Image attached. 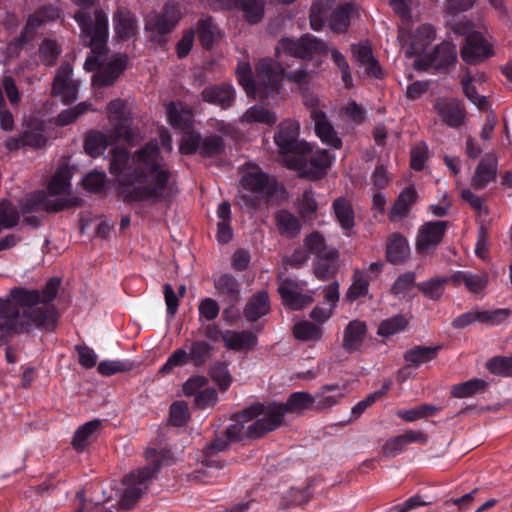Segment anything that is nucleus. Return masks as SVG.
I'll use <instances>...</instances> for the list:
<instances>
[{
    "label": "nucleus",
    "instance_id": "nucleus-1",
    "mask_svg": "<svg viewBox=\"0 0 512 512\" xmlns=\"http://www.w3.org/2000/svg\"><path fill=\"white\" fill-rule=\"evenodd\" d=\"M110 173L118 182V193L124 202L156 204L172 198L177 190L156 143L150 142L129 158L125 148L112 151Z\"/></svg>",
    "mask_w": 512,
    "mask_h": 512
},
{
    "label": "nucleus",
    "instance_id": "nucleus-2",
    "mask_svg": "<svg viewBox=\"0 0 512 512\" xmlns=\"http://www.w3.org/2000/svg\"><path fill=\"white\" fill-rule=\"evenodd\" d=\"M59 285L60 280L52 278L41 291L14 287L5 298H0V339L32 328L52 330L57 312L51 302Z\"/></svg>",
    "mask_w": 512,
    "mask_h": 512
},
{
    "label": "nucleus",
    "instance_id": "nucleus-3",
    "mask_svg": "<svg viewBox=\"0 0 512 512\" xmlns=\"http://www.w3.org/2000/svg\"><path fill=\"white\" fill-rule=\"evenodd\" d=\"M74 19L81 30L82 42L91 48L94 57H88L85 67L91 70L92 65L98 66V72L93 77V82L97 86H108L124 71L127 63L125 55L117 54L109 60L104 58L108 39V17L102 9L94 11V17L84 10L74 14Z\"/></svg>",
    "mask_w": 512,
    "mask_h": 512
},
{
    "label": "nucleus",
    "instance_id": "nucleus-4",
    "mask_svg": "<svg viewBox=\"0 0 512 512\" xmlns=\"http://www.w3.org/2000/svg\"><path fill=\"white\" fill-rule=\"evenodd\" d=\"M145 459L146 466L130 472L123 479L125 489L120 505L124 509L132 508L139 501L161 467L170 466L175 462L172 450H145Z\"/></svg>",
    "mask_w": 512,
    "mask_h": 512
},
{
    "label": "nucleus",
    "instance_id": "nucleus-5",
    "mask_svg": "<svg viewBox=\"0 0 512 512\" xmlns=\"http://www.w3.org/2000/svg\"><path fill=\"white\" fill-rule=\"evenodd\" d=\"M70 188V173L61 168L56 171L48 184V193L44 191L27 195L21 202L22 213L46 211L56 212L69 207L72 202L65 196ZM78 205L77 202H73Z\"/></svg>",
    "mask_w": 512,
    "mask_h": 512
},
{
    "label": "nucleus",
    "instance_id": "nucleus-6",
    "mask_svg": "<svg viewBox=\"0 0 512 512\" xmlns=\"http://www.w3.org/2000/svg\"><path fill=\"white\" fill-rule=\"evenodd\" d=\"M239 200L247 209H256L266 203L276 189V182L259 167H249L241 177Z\"/></svg>",
    "mask_w": 512,
    "mask_h": 512
},
{
    "label": "nucleus",
    "instance_id": "nucleus-7",
    "mask_svg": "<svg viewBox=\"0 0 512 512\" xmlns=\"http://www.w3.org/2000/svg\"><path fill=\"white\" fill-rule=\"evenodd\" d=\"M256 420L247 426V433L250 439H259L266 434L276 430L284 423V416L278 403L268 405L254 404L238 413V419Z\"/></svg>",
    "mask_w": 512,
    "mask_h": 512
},
{
    "label": "nucleus",
    "instance_id": "nucleus-8",
    "mask_svg": "<svg viewBox=\"0 0 512 512\" xmlns=\"http://www.w3.org/2000/svg\"><path fill=\"white\" fill-rule=\"evenodd\" d=\"M214 347L204 340H195L190 343L188 350L176 349L161 368L162 373H169L175 367H183L191 363L195 368L204 367L212 358Z\"/></svg>",
    "mask_w": 512,
    "mask_h": 512
},
{
    "label": "nucleus",
    "instance_id": "nucleus-9",
    "mask_svg": "<svg viewBox=\"0 0 512 512\" xmlns=\"http://www.w3.org/2000/svg\"><path fill=\"white\" fill-rule=\"evenodd\" d=\"M332 163V157L323 149L313 150L308 144V149L299 151L296 156L288 160V166L298 170L301 175L313 179L320 178Z\"/></svg>",
    "mask_w": 512,
    "mask_h": 512
},
{
    "label": "nucleus",
    "instance_id": "nucleus-10",
    "mask_svg": "<svg viewBox=\"0 0 512 512\" xmlns=\"http://www.w3.org/2000/svg\"><path fill=\"white\" fill-rule=\"evenodd\" d=\"M138 133L129 128L125 123L116 125V130L111 131L109 134L102 132H91L85 139L84 148L87 154L92 157L101 155L107 146L112 145L114 142L124 139L127 142L135 140Z\"/></svg>",
    "mask_w": 512,
    "mask_h": 512
},
{
    "label": "nucleus",
    "instance_id": "nucleus-11",
    "mask_svg": "<svg viewBox=\"0 0 512 512\" xmlns=\"http://www.w3.org/2000/svg\"><path fill=\"white\" fill-rule=\"evenodd\" d=\"M284 68L270 58L260 60L256 65L255 87L256 96L266 98L270 92L276 91L282 80Z\"/></svg>",
    "mask_w": 512,
    "mask_h": 512
},
{
    "label": "nucleus",
    "instance_id": "nucleus-12",
    "mask_svg": "<svg viewBox=\"0 0 512 512\" xmlns=\"http://www.w3.org/2000/svg\"><path fill=\"white\" fill-rule=\"evenodd\" d=\"M299 130V123L289 119L279 124L274 135V142L279 149V153L286 156L287 161L296 156L299 151L308 149V143L298 139Z\"/></svg>",
    "mask_w": 512,
    "mask_h": 512
},
{
    "label": "nucleus",
    "instance_id": "nucleus-13",
    "mask_svg": "<svg viewBox=\"0 0 512 512\" xmlns=\"http://www.w3.org/2000/svg\"><path fill=\"white\" fill-rule=\"evenodd\" d=\"M326 50L327 47L323 41L313 35L306 34L298 40L283 39L276 49V54L277 57L284 53L301 59H309L314 54L326 53Z\"/></svg>",
    "mask_w": 512,
    "mask_h": 512
},
{
    "label": "nucleus",
    "instance_id": "nucleus-14",
    "mask_svg": "<svg viewBox=\"0 0 512 512\" xmlns=\"http://www.w3.org/2000/svg\"><path fill=\"white\" fill-rule=\"evenodd\" d=\"M304 282L290 278L278 280V292L285 306L292 310H299L312 303L311 295L305 293Z\"/></svg>",
    "mask_w": 512,
    "mask_h": 512
},
{
    "label": "nucleus",
    "instance_id": "nucleus-15",
    "mask_svg": "<svg viewBox=\"0 0 512 512\" xmlns=\"http://www.w3.org/2000/svg\"><path fill=\"white\" fill-rule=\"evenodd\" d=\"M447 227V221H430L424 223L418 231L416 250L423 255L432 253L442 242Z\"/></svg>",
    "mask_w": 512,
    "mask_h": 512
},
{
    "label": "nucleus",
    "instance_id": "nucleus-16",
    "mask_svg": "<svg viewBox=\"0 0 512 512\" xmlns=\"http://www.w3.org/2000/svg\"><path fill=\"white\" fill-rule=\"evenodd\" d=\"M494 54L492 45L479 32H472L466 36L465 44L461 49L464 62L475 65L488 59Z\"/></svg>",
    "mask_w": 512,
    "mask_h": 512
},
{
    "label": "nucleus",
    "instance_id": "nucleus-17",
    "mask_svg": "<svg viewBox=\"0 0 512 512\" xmlns=\"http://www.w3.org/2000/svg\"><path fill=\"white\" fill-rule=\"evenodd\" d=\"M72 72L71 65L63 63L58 68L52 85V94L58 96L66 104L77 98L78 82L72 78Z\"/></svg>",
    "mask_w": 512,
    "mask_h": 512
},
{
    "label": "nucleus",
    "instance_id": "nucleus-18",
    "mask_svg": "<svg viewBox=\"0 0 512 512\" xmlns=\"http://www.w3.org/2000/svg\"><path fill=\"white\" fill-rule=\"evenodd\" d=\"M310 116L314 121L315 132L320 140L332 148H341L342 141L326 114L321 109L313 107Z\"/></svg>",
    "mask_w": 512,
    "mask_h": 512
},
{
    "label": "nucleus",
    "instance_id": "nucleus-19",
    "mask_svg": "<svg viewBox=\"0 0 512 512\" xmlns=\"http://www.w3.org/2000/svg\"><path fill=\"white\" fill-rule=\"evenodd\" d=\"M435 111L446 125L459 127L465 119V112L460 102L455 99H438L434 105Z\"/></svg>",
    "mask_w": 512,
    "mask_h": 512
},
{
    "label": "nucleus",
    "instance_id": "nucleus-20",
    "mask_svg": "<svg viewBox=\"0 0 512 512\" xmlns=\"http://www.w3.org/2000/svg\"><path fill=\"white\" fill-rule=\"evenodd\" d=\"M489 276L486 272L457 271L450 277L455 287L464 286L468 292L478 294L487 287Z\"/></svg>",
    "mask_w": 512,
    "mask_h": 512
},
{
    "label": "nucleus",
    "instance_id": "nucleus-21",
    "mask_svg": "<svg viewBox=\"0 0 512 512\" xmlns=\"http://www.w3.org/2000/svg\"><path fill=\"white\" fill-rule=\"evenodd\" d=\"M115 33L121 40H129L138 32V23L135 15L127 8L119 7L113 15Z\"/></svg>",
    "mask_w": 512,
    "mask_h": 512
},
{
    "label": "nucleus",
    "instance_id": "nucleus-22",
    "mask_svg": "<svg viewBox=\"0 0 512 512\" xmlns=\"http://www.w3.org/2000/svg\"><path fill=\"white\" fill-rule=\"evenodd\" d=\"M366 334L367 325L364 321H350L343 331L342 348L348 353L360 350Z\"/></svg>",
    "mask_w": 512,
    "mask_h": 512
},
{
    "label": "nucleus",
    "instance_id": "nucleus-23",
    "mask_svg": "<svg viewBox=\"0 0 512 512\" xmlns=\"http://www.w3.org/2000/svg\"><path fill=\"white\" fill-rule=\"evenodd\" d=\"M497 159L494 155L487 154L476 167L471 179V186L476 190L484 189L490 182L496 179Z\"/></svg>",
    "mask_w": 512,
    "mask_h": 512
},
{
    "label": "nucleus",
    "instance_id": "nucleus-24",
    "mask_svg": "<svg viewBox=\"0 0 512 512\" xmlns=\"http://www.w3.org/2000/svg\"><path fill=\"white\" fill-rule=\"evenodd\" d=\"M221 450H200L197 460L199 467L194 471V478L206 482V477L212 476V470L223 468L224 461L219 455Z\"/></svg>",
    "mask_w": 512,
    "mask_h": 512
},
{
    "label": "nucleus",
    "instance_id": "nucleus-25",
    "mask_svg": "<svg viewBox=\"0 0 512 512\" xmlns=\"http://www.w3.org/2000/svg\"><path fill=\"white\" fill-rule=\"evenodd\" d=\"M222 341L227 349L233 351H250L257 345V337L251 331L227 330L222 335Z\"/></svg>",
    "mask_w": 512,
    "mask_h": 512
},
{
    "label": "nucleus",
    "instance_id": "nucleus-26",
    "mask_svg": "<svg viewBox=\"0 0 512 512\" xmlns=\"http://www.w3.org/2000/svg\"><path fill=\"white\" fill-rule=\"evenodd\" d=\"M202 99L205 102L219 105L226 109L233 104L235 91L229 84L209 86L202 91Z\"/></svg>",
    "mask_w": 512,
    "mask_h": 512
},
{
    "label": "nucleus",
    "instance_id": "nucleus-27",
    "mask_svg": "<svg viewBox=\"0 0 512 512\" xmlns=\"http://www.w3.org/2000/svg\"><path fill=\"white\" fill-rule=\"evenodd\" d=\"M314 397V410L323 411L330 409L344 397V389L338 384L322 386Z\"/></svg>",
    "mask_w": 512,
    "mask_h": 512
},
{
    "label": "nucleus",
    "instance_id": "nucleus-28",
    "mask_svg": "<svg viewBox=\"0 0 512 512\" xmlns=\"http://www.w3.org/2000/svg\"><path fill=\"white\" fill-rule=\"evenodd\" d=\"M352 52L354 57L360 63V65L365 68V71L368 76H372L375 78L382 77V69L378 61L374 58L372 54V49L369 45H352Z\"/></svg>",
    "mask_w": 512,
    "mask_h": 512
},
{
    "label": "nucleus",
    "instance_id": "nucleus-29",
    "mask_svg": "<svg viewBox=\"0 0 512 512\" xmlns=\"http://www.w3.org/2000/svg\"><path fill=\"white\" fill-rule=\"evenodd\" d=\"M410 254L409 244L405 237L399 233L389 236L386 244L387 260L393 264L404 262Z\"/></svg>",
    "mask_w": 512,
    "mask_h": 512
},
{
    "label": "nucleus",
    "instance_id": "nucleus-30",
    "mask_svg": "<svg viewBox=\"0 0 512 512\" xmlns=\"http://www.w3.org/2000/svg\"><path fill=\"white\" fill-rule=\"evenodd\" d=\"M270 310V301L267 292L260 291L254 294L244 308V316L254 322L266 315Z\"/></svg>",
    "mask_w": 512,
    "mask_h": 512
},
{
    "label": "nucleus",
    "instance_id": "nucleus-31",
    "mask_svg": "<svg viewBox=\"0 0 512 512\" xmlns=\"http://www.w3.org/2000/svg\"><path fill=\"white\" fill-rule=\"evenodd\" d=\"M283 416L287 413L300 414L304 410L314 409V397L308 392H295L285 403H278Z\"/></svg>",
    "mask_w": 512,
    "mask_h": 512
},
{
    "label": "nucleus",
    "instance_id": "nucleus-32",
    "mask_svg": "<svg viewBox=\"0 0 512 512\" xmlns=\"http://www.w3.org/2000/svg\"><path fill=\"white\" fill-rule=\"evenodd\" d=\"M59 17V10L54 6H46L31 15L22 32L23 40H27L35 30L42 24L48 21H53Z\"/></svg>",
    "mask_w": 512,
    "mask_h": 512
},
{
    "label": "nucleus",
    "instance_id": "nucleus-33",
    "mask_svg": "<svg viewBox=\"0 0 512 512\" xmlns=\"http://www.w3.org/2000/svg\"><path fill=\"white\" fill-rule=\"evenodd\" d=\"M338 251L330 250L327 254L316 257L314 262V274L321 280L331 278L338 269Z\"/></svg>",
    "mask_w": 512,
    "mask_h": 512
},
{
    "label": "nucleus",
    "instance_id": "nucleus-34",
    "mask_svg": "<svg viewBox=\"0 0 512 512\" xmlns=\"http://www.w3.org/2000/svg\"><path fill=\"white\" fill-rule=\"evenodd\" d=\"M417 193L414 187L409 186L404 189L398 196L396 202L392 206L389 217L391 221L402 219L406 216L411 205L416 202Z\"/></svg>",
    "mask_w": 512,
    "mask_h": 512
},
{
    "label": "nucleus",
    "instance_id": "nucleus-35",
    "mask_svg": "<svg viewBox=\"0 0 512 512\" xmlns=\"http://www.w3.org/2000/svg\"><path fill=\"white\" fill-rule=\"evenodd\" d=\"M413 38L410 49L406 51L407 56L424 52L426 46L435 39V29L430 24H423L416 29Z\"/></svg>",
    "mask_w": 512,
    "mask_h": 512
},
{
    "label": "nucleus",
    "instance_id": "nucleus-36",
    "mask_svg": "<svg viewBox=\"0 0 512 512\" xmlns=\"http://www.w3.org/2000/svg\"><path fill=\"white\" fill-rule=\"evenodd\" d=\"M334 214L341 228L350 231L355 225L354 210L349 200L338 198L333 202Z\"/></svg>",
    "mask_w": 512,
    "mask_h": 512
},
{
    "label": "nucleus",
    "instance_id": "nucleus-37",
    "mask_svg": "<svg viewBox=\"0 0 512 512\" xmlns=\"http://www.w3.org/2000/svg\"><path fill=\"white\" fill-rule=\"evenodd\" d=\"M457 51L454 44L443 42L439 44L432 55L431 62L436 68L444 69L455 63Z\"/></svg>",
    "mask_w": 512,
    "mask_h": 512
},
{
    "label": "nucleus",
    "instance_id": "nucleus-38",
    "mask_svg": "<svg viewBox=\"0 0 512 512\" xmlns=\"http://www.w3.org/2000/svg\"><path fill=\"white\" fill-rule=\"evenodd\" d=\"M215 288L230 304H233L239 298L240 285L231 275H221L215 281Z\"/></svg>",
    "mask_w": 512,
    "mask_h": 512
},
{
    "label": "nucleus",
    "instance_id": "nucleus-39",
    "mask_svg": "<svg viewBox=\"0 0 512 512\" xmlns=\"http://www.w3.org/2000/svg\"><path fill=\"white\" fill-rule=\"evenodd\" d=\"M275 220L276 226L282 235L294 237L300 232L301 225L298 218L286 210L278 211Z\"/></svg>",
    "mask_w": 512,
    "mask_h": 512
},
{
    "label": "nucleus",
    "instance_id": "nucleus-40",
    "mask_svg": "<svg viewBox=\"0 0 512 512\" xmlns=\"http://www.w3.org/2000/svg\"><path fill=\"white\" fill-rule=\"evenodd\" d=\"M197 33L202 45L211 48L220 38V32L210 17L199 19L197 23Z\"/></svg>",
    "mask_w": 512,
    "mask_h": 512
},
{
    "label": "nucleus",
    "instance_id": "nucleus-41",
    "mask_svg": "<svg viewBox=\"0 0 512 512\" xmlns=\"http://www.w3.org/2000/svg\"><path fill=\"white\" fill-rule=\"evenodd\" d=\"M166 114L169 123L178 128L187 127L192 121V113L181 104L168 103L166 104Z\"/></svg>",
    "mask_w": 512,
    "mask_h": 512
},
{
    "label": "nucleus",
    "instance_id": "nucleus-42",
    "mask_svg": "<svg viewBox=\"0 0 512 512\" xmlns=\"http://www.w3.org/2000/svg\"><path fill=\"white\" fill-rule=\"evenodd\" d=\"M293 335L300 341L316 342L322 338L323 330L320 325L304 320L294 325Z\"/></svg>",
    "mask_w": 512,
    "mask_h": 512
},
{
    "label": "nucleus",
    "instance_id": "nucleus-43",
    "mask_svg": "<svg viewBox=\"0 0 512 512\" xmlns=\"http://www.w3.org/2000/svg\"><path fill=\"white\" fill-rule=\"evenodd\" d=\"M277 118L274 113L270 112L263 106L250 107L240 118L242 123H262L266 125H273Z\"/></svg>",
    "mask_w": 512,
    "mask_h": 512
},
{
    "label": "nucleus",
    "instance_id": "nucleus-44",
    "mask_svg": "<svg viewBox=\"0 0 512 512\" xmlns=\"http://www.w3.org/2000/svg\"><path fill=\"white\" fill-rule=\"evenodd\" d=\"M332 8V0H315L310 10V25L315 31L323 28L328 12Z\"/></svg>",
    "mask_w": 512,
    "mask_h": 512
},
{
    "label": "nucleus",
    "instance_id": "nucleus-45",
    "mask_svg": "<svg viewBox=\"0 0 512 512\" xmlns=\"http://www.w3.org/2000/svg\"><path fill=\"white\" fill-rule=\"evenodd\" d=\"M101 427L100 420H93L85 423L75 432L73 442L75 448H81L90 445L95 437L96 432Z\"/></svg>",
    "mask_w": 512,
    "mask_h": 512
},
{
    "label": "nucleus",
    "instance_id": "nucleus-46",
    "mask_svg": "<svg viewBox=\"0 0 512 512\" xmlns=\"http://www.w3.org/2000/svg\"><path fill=\"white\" fill-rule=\"evenodd\" d=\"M209 376L222 392H225L233 381L228 364L222 361H216L210 366Z\"/></svg>",
    "mask_w": 512,
    "mask_h": 512
},
{
    "label": "nucleus",
    "instance_id": "nucleus-47",
    "mask_svg": "<svg viewBox=\"0 0 512 512\" xmlns=\"http://www.w3.org/2000/svg\"><path fill=\"white\" fill-rule=\"evenodd\" d=\"M438 347L415 346L404 354L406 362L419 366L433 360L437 355Z\"/></svg>",
    "mask_w": 512,
    "mask_h": 512
},
{
    "label": "nucleus",
    "instance_id": "nucleus-48",
    "mask_svg": "<svg viewBox=\"0 0 512 512\" xmlns=\"http://www.w3.org/2000/svg\"><path fill=\"white\" fill-rule=\"evenodd\" d=\"M236 3L250 24H256L262 20L264 16L263 0H236Z\"/></svg>",
    "mask_w": 512,
    "mask_h": 512
},
{
    "label": "nucleus",
    "instance_id": "nucleus-49",
    "mask_svg": "<svg viewBox=\"0 0 512 512\" xmlns=\"http://www.w3.org/2000/svg\"><path fill=\"white\" fill-rule=\"evenodd\" d=\"M450 281V277L432 278L418 284V289L427 298L431 300H439L445 290V285Z\"/></svg>",
    "mask_w": 512,
    "mask_h": 512
},
{
    "label": "nucleus",
    "instance_id": "nucleus-50",
    "mask_svg": "<svg viewBox=\"0 0 512 512\" xmlns=\"http://www.w3.org/2000/svg\"><path fill=\"white\" fill-rule=\"evenodd\" d=\"M369 279L364 271L356 269L353 273L352 284L349 287L346 297L349 301H354L359 297L365 296L368 292Z\"/></svg>",
    "mask_w": 512,
    "mask_h": 512
},
{
    "label": "nucleus",
    "instance_id": "nucleus-51",
    "mask_svg": "<svg viewBox=\"0 0 512 512\" xmlns=\"http://www.w3.org/2000/svg\"><path fill=\"white\" fill-rule=\"evenodd\" d=\"M411 444H417L421 446L427 445V436L421 431L410 430L390 439L387 442V445L393 448H400Z\"/></svg>",
    "mask_w": 512,
    "mask_h": 512
},
{
    "label": "nucleus",
    "instance_id": "nucleus-52",
    "mask_svg": "<svg viewBox=\"0 0 512 512\" xmlns=\"http://www.w3.org/2000/svg\"><path fill=\"white\" fill-rule=\"evenodd\" d=\"M408 325V320L403 315H396L389 319L383 320L378 327V335L382 337H390L396 333L403 331Z\"/></svg>",
    "mask_w": 512,
    "mask_h": 512
},
{
    "label": "nucleus",
    "instance_id": "nucleus-53",
    "mask_svg": "<svg viewBox=\"0 0 512 512\" xmlns=\"http://www.w3.org/2000/svg\"><path fill=\"white\" fill-rule=\"evenodd\" d=\"M486 382L480 379H471L464 383L457 384L452 388V395L457 398H467L478 392H483L486 388Z\"/></svg>",
    "mask_w": 512,
    "mask_h": 512
},
{
    "label": "nucleus",
    "instance_id": "nucleus-54",
    "mask_svg": "<svg viewBox=\"0 0 512 512\" xmlns=\"http://www.w3.org/2000/svg\"><path fill=\"white\" fill-rule=\"evenodd\" d=\"M108 111H109L108 118H109L110 123L113 126L112 131L116 130V125L119 126L124 123L129 128H131L129 119H128V117L126 115V111H125V103L122 100L116 99V100L111 101L108 105Z\"/></svg>",
    "mask_w": 512,
    "mask_h": 512
},
{
    "label": "nucleus",
    "instance_id": "nucleus-55",
    "mask_svg": "<svg viewBox=\"0 0 512 512\" xmlns=\"http://www.w3.org/2000/svg\"><path fill=\"white\" fill-rule=\"evenodd\" d=\"M190 414L187 403L184 401L174 402L169 409V420L174 426H186L189 422Z\"/></svg>",
    "mask_w": 512,
    "mask_h": 512
},
{
    "label": "nucleus",
    "instance_id": "nucleus-56",
    "mask_svg": "<svg viewBox=\"0 0 512 512\" xmlns=\"http://www.w3.org/2000/svg\"><path fill=\"white\" fill-rule=\"evenodd\" d=\"M304 245L309 250V252L315 254L316 257L325 255L330 250H336L335 248L326 244L323 235H321L319 232H313L308 235L304 240Z\"/></svg>",
    "mask_w": 512,
    "mask_h": 512
},
{
    "label": "nucleus",
    "instance_id": "nucleus-57",
    "mask_svg": "<svg viewBox=\"0 0 512 512\" xmlns=\"http://www.w3.org/2000/svg\"><path fill=\"white\" fill-rule=\"evenodd\" d=\"M245 421H247V420L246 419H238V414L236 415V423L230 425L226 429V432H225L226 439H227L226 444L231 445V444L242 443L243 445H245L244 440L250 439L248 437L247 427H245L243 424V422H245Z\"/></svg>",
    "mask_w": 512,
    "mask_h": 512
},
{
    "label": "nucleus",
    "instance_id": "nucleus-58",
    "mask_svg": "<svg viewBox=\"0 0 512 512\" xmlns=\"http://www.w3.org/2000/svg\"><path fill=\"white\" fill-rule=\"evenodd\" d=\"M350 6L343 5L336 8L330 17V28L336 33L344 32L349 25Z\"/></svg>",
    "mask_w": 512,
    "mask_h": 512
},
{
    "label": "nucleus",
    "instance_id": "nucleus-59",
    "mask_svg": "<svg viewBox=\"0 0 512 512\" xmlns=\"http://www.w3.org/2000/svg\"><path fill=\"white\" fill-rule=\"evenodd\" d=\"M486 368L495 375L510 377L512 376V357H493L487 362Z\"/></svg>",
    "mask_w": 512,
    "mask_h": 512
},
{
    "label": "nucleus",
    "instance_id": "nucleus-60",
    "mask_svg": "<svg viewBox=\"0 0 512 512\" xmlns=\"http://www.w3.org/2000/svg\"><path fill=\"white\" fill-rule=\"evenodd\" d=\"M224 151L223 139L221 136L212 135L201 140L200 154L203 157H214Z\"/></svg>",
    "mask_w": 512,
    "mask_h": 512
},
{
    "label": "nucleus",
    "instance_id": "nucleus-61",
    "mask_svg": "<svg viewBox=\"0 0 512 512\" xmlns=\"http://www.w3.org/2000/svg\"><path fill=\"white\" fill-rule=\"evenodd\" d=\"M239 84L244 88L248 95L256 97L255 81L252 77L251 67L248 63H240L236 70Z\"/></svg>",
    "mask_w": 512,
    "mask_h": 512
},
{
    "label": "nucleus",
    "instance_id": "nucleus-62",
    "mask_svg": "<svg viewBox=\"0 0 512 512\" xmlns=\"http://www.w3.org/2000/svg\"><path fill=\"white\" fill-rule=\"evenodd\" d=\"M145 28L146 30L159 35L169 33L173 29L171 24L168 23L163 15L158 13H151L148 15L145 22Z\"/></svg>",
    "mask_w": 512,
    "mask_h": 512
},
{
    "label": "nucleus",
    "instance_id": "nucleus-63",
    "mask_svg": "<svg viewBox=\"0 0 512 512\" xmlns=\"http://www.w3.org/2000/svg\"><path fill=\"white\" fill-rule=\"evenodd\" d=\"M89 104L81 102L73 108L62 111L56 118V123L60 126L68 125L74 122L79 116L89 110Z\"/></svg>",
    "mask_w": 512,
    "mask_h": 512
},
{
    "label": "nucleus",
    "instance_id": "nucleus-64",
    "mask_svg": "<svg viewBox=\"0 0 512 512\" xmlns=\"http://www.w3.org/2000/svg\"><path fill=\"white\" fill-rule=\"evenodd\" d=\"M510 315L508 309L479 310V322L490 326L503 323Z\"/></svg>",
    "mask_w": 512,
    "mask_h": 512
}]
</instances>
